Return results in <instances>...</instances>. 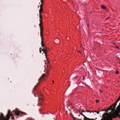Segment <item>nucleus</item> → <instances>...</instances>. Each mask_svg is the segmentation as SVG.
Listing matches in <instances>:
<instances>
[{
  "label": "nucleus",
  "mask_w": 120,
  "mask_h": 120,
  "mask_svg": "<svg viewBox=\"0 0 120 120\" xmlns=\"http://www.w3.org/2000/svg\"><path fill=\"white\" fill-rule=\"evenodd\" d=\"M13 113H14L16 116H19L20 115H26V114L25 112H20L18 110H16L15 111L14 110L13 111L12 113H11V112L10 110H8V113L6 115V117H7L8 120H9L11 116H12L13 115Z\"/></svg>",
  "instance_id": "nucleus-1"
},
{
  "label": "nucleus",
  "mask_w": 120,
  "mask_h": 120,
  "mask_svg": "<svg viewBox=\"0 0 120 120\" xmlns=\"http://www.w3.org/2000/svg\"><path fill=\"white\" fill-rule=\"evenodd\" d=\"M43 30H40V36L41 38V46L43 47V49H41V50L44 53L45 55V56H46V54L47 53L46 51L47 50V49L46 47L44 46V44L43 43V38L42 37V31Z\"/></svg>",
  "instance_id": "nucleus-2"
},
{
  "label": "nucleus",
  "mask_w": 120,
  "mask_h": 120,
  "mask_svg": "<svg viewBox=\"0 0 120 120\" xmlns=\"http://www.w3.org/2000/svg\"><path fill=\"white\" fill-rule=\"evenodd\" d=\"M0 120H8L7 117L5 118L3 114L1 113H0Z\"/></svg>",
  "instance_id": "nucleus-3"
},
{
  "label": "nucleus",
  "mask_w": 120,
  "mask_h": 120,
  "mask_svg": "<svg viewBox=\"0 0 120 120\" xmlns=\"http://www.w3.org/2000/svg\"><path fill=\"white\" fill-rule=\"evenodd\" d=\"M48 73L46 74H44L40 78L38 79V81L39 82L42 79H44V77L45 76H48Z\"/></svg>",
  "instance_id": "nucleus-4"
},
{
  "label": "nucleus",
  "mask_w": 120,
  "mask_h": 120,
  "mask_svg": "<svg viewBox=\"0 0 120 120\" xmlns=\"http://www.w3.org/2000/svg\"><path fill=\"white\" fill-rule=\"evenodd\" d=\"M80 114L82 116H83L84 117V118L83 119V120H88V119H89V118L86 117L82 113H80Z\"/></svg>",
  "instance_id": "nucleus-5"
},
{
  "label": "nucleus",
  "mask_w": 120,
  "mask_h": 120,
  "mask_svg": "<svg viewBox=\"0 0 120 120\" xmlns=\"http://www.w3.org/2000/svg\"><path fill=\"white\" fill-rule=\"evenodd\" d=\"M42 12V5H41L40 6V9L39 10V14H40V13Z\"/></svg>",
  "instance_id": "nucleus-6"
},
{
  "label": "nucleus",
  "mask_w": 120,
  "mask_h": 120,
  "mask_svg": "<svg viewBox=\"0 0 120 120\" xmlns=\"http://www.w3.org/2000/svg\"><path fill=\"white\" fill-rule=\"evenodd\" d=\"M40 22H41V20H40ZM39 26H40V30H42L43 29V27L42 26V25L41 24V22H40V23L39 24Z\"/></svg>",
  "instance_id": "nucleus-7"
},
{
  "label": "nucleus",
  "mask_w": 120,
  "mask_h": 120,
  "mask_svg": "<svg viewBox=\"0 0 120 120\" xmlns=\"http://www.w3.org/2000/svg\"><path fill=\"white\" fill-rule=\"evenodd\" d=\"M101 7L102 9H105V10H106L107 9V8H106L105 7V6H101Z\"/></svg>",
  "instance_id": "nucleus-8"
},
{
  "label": "nucleus",
  "mask_w": 120,
  "mask_h": 120,
  "mask_svg": "<svg viewBox=\"0 0 120 120\" xmlns=\"http://www.w3.org/2000/svg\"><path fill=\"white\" fill-rule=\"evenodd\" d=\"M39 84V83H37V85L35 86L33 88V91H34L35 90V88H36V87L37 86H38Z\"/></svg>",
  "instance_id": "nucleus-9"
},
{
  "label": "nucleus",
  "mask_w": 120,
  "mask_h": 120,
  "mask_svg": "<svg viewBox=\"0 0 120 120\" xmlns=\"http://www.w3.org/2000/svg\"><path fill=\"white\" fill-rule=\"evenodd\" d=\"M119 101H118L117 100L114 103L113 105H112V106H116V105H117V103Z\"/></svg>",
  "instance_id": "nucleus-10"
},
{
  "label": "nucleus",
  "mask_w": 120,
  "mask_h": 120,
  "mask_svg": "<svg viewBox=\"0 0 120 120\" xmlns=\"http://www.w3.org/2000/svg\"><path fill=\"white\" fill-rule=\"evenodd\" d=\"M119 101H118L117 100L114 103L113 105H112V106H116V105H117V103Z\"/></svg>",
  "instance_id": "nucleus-11"
},
{
  "label": "nucleus",
  "mask_w": 120,
  "mask_h": 120,
  "mask_svg": "<svg viewBox=\"0 0 120 120\" xmlns=\"http://www.w3.org/2000/svg\"><path fill=\"white\" fill-rule=\"evenodd\" d=\"M100 111H99L98 112H97V111H94L93 112V113H94V112H95L96 113H97V114H98L99 113V112Z\"/></svg>",
  "instance_id": "nucleus-12"
},
{
  "label": "nucleus",
  "mask_w": 120,
  "mask_h": 120,
  "mask_svg": "<svg viewBox=\"0 0 120 120\" xmlns=\"http://www.w3.org/2000/svg\"><path fill=\"white\" fill-rule=\"evenodd\" d=\"M115 73L116 74H118L119 73V72L117 71L115 72Z\"/></svg>",
  "instance_id": "nucleus-13"
},
{
  "label": "nucleus",
  "mask_w": 120,
  "mask_h": 120,
  "mask_svg": "<svg viewBox=\"0 0 120 120\" xmlns=\"http://www.w3.org/2000/svg\"><path fill=\"white\" fill-rule=\"evenodd\" d=\"M88 120H95L94 119H90V118H89V119H88ZM111 120H112L111 119Z\"/></svg>",
  "instance_id": "nucleus-14"
},
{
  "label": "nucleus",
  "mask_w": 120,
  "mask_h": 120,
  "mask_svg": "<svg viewBox=\"0 0 120 120\" xmlns=\"http://www.w3.org/2000/svg\"><path fill=\"white\" fill-rule=\"evenodd\" d=\"M99 100H97L96 101V103L98 102H99Z\"/></svg>",
  "instance_id": "nucleus-15"
},
{
  "label": "nucleus",
  "mask_w": 120,
  "mask_h": 120,
  "mask_svg": "<svg viewBox=\"0 0 120 120\" xmlns=\"http://www.w3.org/2000/svg\"><path fill=\"white\" fill-rule=\"evenodd\" d=\"M12 116V119H14V117L13 116V115L12 116Z\"/></svg>",
  "instance_id": "nucleus-16"
},
{
  "label": "nucleus",
  "mask_w": 120,
  "mask_h": 120,
  "mask_svg": "<svg viewBox=\"0 0 120 120\" xmlns=\"http://www.w3.org/2000/svg\"><path fill=\"white\" fill-rule=\"evenodd\" d=\"M86 112H92V111H89L88 110H86Z\"/></svg>",
  "instance_id": "nucleus-17"
},
{
  "label": "nucleus",
  "mask_w": 120,
  "mask_h": 120,
  "mask_svg": "<svg viewBox=\"0 0 120 120\" xmlns=\"http://www.w3.org/2000/svg\"><path fill=\"white\" fill-rule=\"evenodd\" d=\"M72 116L73 117V119H74V120H75V118L73 117V115H72Z\"/></svg>",
  "instance_id": "nucleus-18"
},
{
  "label": "nucleus",
  "mask_w": 120,
  "mask_h": 120,
  "mask_svg": "<svg viewBox=\"0 0 120 120\" xmlns=\"http://www.w3.org/2000/svg\"><path fill=\"white\" fill-rule=\"evenodd\" d=\"M112 114L111 112L110 113V116H112Z\"/></svg>",
  "instance_id": "nucleus-19"
},
{
  "label": "nucleus",
  "mask_w": 120,
  "mask_h": 120,
  "mask_svg": "<svg viewBox=\"0 0 120 120\" xmlns=\"http://www.w3.org/2000/svg\"><path fill=\"white\" fill-rule=\"evenodd\" d=\"M39 16H40V19H41V16L40 14H39Z\"/></svg>",
  "instance_id": "nucleus-20"
},
{
  "label": "nucleus",
  "mask_w": 120,
  "mask_h": 120,
  "mask_svg": "<svg viewBox=\"0 0 120 120\" xmlns=\"http://www.w3.org/2000/svg\"><path fill=\"white\" fill-rule=\"evenodd\" d=\"M43 0H41V3L42 4V2H43Z\"/></svg>",
  "instance_id": "nucleus-21"
},
{
  "label": "nucleus",
  "mask_w": 120,
  "mask_h": 120,
  "mask_svg": "<svg viewBox=\"0 0 120 120\" xmlns=\"http://www.w3.org/2000/svg\"><path fill=\"white\" fill-rule=\"evenodd\" d=\"M116 48L118 49H119V47L118 46H117L116 47Z\"/></svg>",
  "instance_id": "nucleus-22"
},
{
  "label": "nucleus",
  "mask_w": 120,
  "mask_h": 120,
  "mask_svg": "<svg viewBox=\"0 0 120 120\" xmlns=\"http://www.w3.org/2000/svg\"><path fill=\"white\" fill-rule=\"evenodd\" d=\"M109 18H110V17H108L106 19H105V20H107L108 19H109Z\"/></svg>",
  "instance_id": "nucleus-23"
},
{
  "label": "nucleus",
  "mask_w": 120,
  "mask_h": 120,
  "mask_svg": "<svg viewBox=\"0 0 120 120\" xmlns=\"http://www.w3.org/2000/svg\"><path fill=\"white\" fill-rule=\"evenodd\" d=\"M57 41H58V42H59L60 41L59 39H57Z\"/></svg>",
  "instance_id": "nucleus-24"
},
{
  "label": "nucleus",
  "mask_w": 120,
  "mask_h": 120,
  "mask_svg": "<svg viewBox=\"0 0 120 120\" xmlns=\"http://www.w3.org/2000/svg\"><path fill=\"white\" fill-rule=\"evenodd\" d=\"M120 100L118 98V99H117V100L118 101H119Z\"/></svg>",
  "instance_id": "nucleus-25"
},
{
  "label": "nucleus",
  "mask_w": 120,
  "mask_h": 120,
  "mask_svg": "<svg viewBox=\"0 0 120 120\" xmlns=\"http://www.w3.org/2000/svg\"><path fill=\"white\" fill-rule=\"evenodd\" d=\"M40 99H41V98H38V101H40Z\"/></svg>",
  "instance_id": "nucleus-26"
},
{
  "label": "nucleus",
  "mask_w": 120,
  "mask_h": 120,
  "mask_svg": "<svg viewBox=\"0 0 120 120\" xmlns=\"http://www.w3.org/2000/svg\"><path fill=\"white\" fill-rule=\"evenodd\" d=\"M89 25V24L88 23L87 24V26H88Z\"/></svg>",
  "instance_id": "nucleus-27"
},
{
  "label": "nucleus",
  "mask_w": 120,
  "mask_h": 120,
  "mask_svg": "<svg viewBox=\"0 0 120 120\" xmlns=\"http://www.w3.org/2000/svg\"><path fill=\"white\" fill-rule=\"evenodd\" d=\"M82 79H83V80L84 79V76H83V78Z\"/></svg>",
  "instance_id": "nucleus-28"
},
{
  "label": "nucleus",
  "mask_w": 120,
  "mask_h": 120,
  "mask_svg": "<svg viewBox=\"0 0 120 120\" xmlns=\"http://www.w3.org/2000/svg\"><path fill=\"white\" fill-rule=\"evenodd\" d=\"M41 49H42L41 48H40V49H39V50H41Z\"/></svg>",
  "instance_id": "nucleus-29"
},
{
  "label": "nucleus",
  "mask_w": 120,
  "mask_h": 120,
  "mask_svg": "<svg viewBox=\"0 0 120 120\" xmlns=\"http://www.w3.org/2000/svg\"><path fill=\"white\" fill-rule=\"evenodd\" d=\"M118 98L120 100V96L119 98Z\"/></svg>",
  "instance_id": "nucleus-30"
},
{
  "label": "nucleus",
  "mask_w": 120,
  "mask_h": 120,
  "mask_svg": "<svg viewBox=\"0 0 120 120\" xmlns=\"http://www.w3.org/2000/svg\"><path fill=\"white\" fill-rule=\"evenodd\" d=\"M40 53H41V50H40Z\"/></svg>",
  "instance_id": "nucleus-31"
},
{
  "label": "nucleus",
  "mask_w": 120,
  "mask_h": 120,
  "mask_svg": "<svg viewBox=\"0 0 120 120\" xmlns=\"http://www.w3.org/2000/svg\"><path fill=\"white\" fill-rule=\"evenodd\" d=\"M82 112H85V111L84 110Z\"/></svg>",
  "instance_id": "nucleus-32"
},
{
  "label": "nucleus",
  "mask_w": 120,
  "mask_h": 120,
  "mask_svg": "<svg viewBox=\"0 0 120 120\" xmlns=\"http://www.w3.org/2000/svg\"><path fill=\"white\" fill-rule=\"evenodd\" d=\"M79 119L80 120H82L81 119Z\"/></svg>",
  "instance_id": "nucleus-33"
},
{
  "label": "nucleus",
  "mask_w": 120,
  "mask_h": 120,
  "mask_svg": "<svg viewBox=\"0 0 120 120\" xmlns=\"http://www.w3.org/2000/svg\"><path fill=\"white\" fill-rule=\"evenodd\" d=\"M100 92H102L100 90Z\"/></svg>",
  "instance_id": "nucleus-34"
},
{
  "label": "nucleus",
  "mask_w": 120,
  "mask_h": 120,
  "mask_svg": "<svg viewBox=\"0 0 120 120\" xmlns=\"http://www.w3.org/2000/svg\"><path fill=\"white\" fill-rule=\"evenodd\" d=\"M34 95V96H35V97H36V96L35 95Z\"/></svg>",
  "instance_id": "nucleus-35"
},
{
  "label": "nucleus",
  "mask_w": 120,
  "mask_h": 120,
  "mask_svg": "<svg viewBox=\"0 0 120 120\" xmlns=\"http://www.w3.org/2000/svg\"><path fill=\"white\" fill-rule=\"evenodd\" d=\"M53 83L54 82V81H53Z\"/></svg>",
  "instance_id": "nucleus-36"
},
{
  "label": "nucleus",
  "mask_w": 120,
  "mask_h": 120,
  "mask_svg": "<svg viewBox=\"0 0 120 120\" xmlns=\"http://www.w3.org/2000/svg\"><path fill=\"white\" fill-rule=\"evenodd\" d=\"M37 95V96H38V95Z\"/></svg>",
  "instance_id": "nucleus-37"
},
{
  "label": "nucleus",
  "mask_w": 120,
  "mask_h": 120,
  "mask_svg": "<svg viewBox=\"0 0 120 120\" xmlns=\"http://www.w3.org/2000/svg\"><path fill=\"white\" fill-rule=\"evenodd\" d=\"M80 116V115L79 116Z\"/></svg>",
  "instance_id": "nucleus-38"
}]
</instances>
